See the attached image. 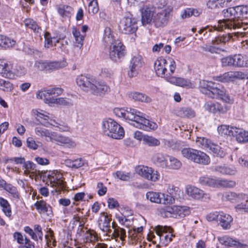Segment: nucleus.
I'll return each mask as SVG.
<instances>
[{"instance_id":"1","label":"nucleus","mask_w":248,"mask_h":248,"mask_svg":"<svg viewBox=\"0 0 248 248\" xmlns=\"http://www.w3.org/2000/svg\"><path fill=\"white\" fill-rule=\"evenodd\" d=\"M225 19L218 21L220 30L232 29L240 26L242 18L248 17V7L240 5L230 7L223 11Z\"/></svg>"},{"instance_id":"2","label":"nucleus","mask_w":248,"mask_h":248,"mask_svg":"<svg viewBox=\"0 0 248 248\" xmlns=\"http://www.w3.org/2000/svg\"><path fill=\"white\" fill-rule=\"evenodd\" d=\"M200 88L201 92L212 98H220L223 101L230 104L233 102V98L226 93L225 88L219 84L202 80L200 81Z\"/></svg>"},{"instance_id":"3","label":"nucleus","mask_w":248,"mask_h":248,"mask_svg":"<svg viewBox=\"0 0 248 248\" xmlns=\"http://www.w3.org/2000/svg\"><path fill=\"white\" fill-rule=\"evenodd\" d=\"M155 70L156 75L164 78L166 81L172 75L176 69V63L171 58L167 59L163 57L158 58L155 62Z\"/></svg>"},{"instance_id":"4","label":"nucleus","mask_w":248,"mask_h":248,"mask_svg":"<svg viewBox=\"0 0 248 248\" xmlns=\"http://www.w3.org/2000/svg\"><path fill=\"white\" fill-rule=\"evenodd\" d=\"M160 2L161 5L157 7L153 19V23L157 28L163 27L167 24L173 10L171 6L167 5L166 0H160Z\"/></svg>"},{"instance_id":"5","label":"nucleus","mask_w":248,"mask_h":248,"mask_svg":"<svg viewBox=\"0 0 248 248\" xmlns=\"http://www.w3.org/2000/svg\"><path fill=\"white\" fill-rule=\"evenodd\" d=\"M102 130L104 135L114 139H121L124 135V131L123 127L111 119H108L102 122Z\"/></svg>"},{"instance_id":"6","label":"nucleus","mask_w":248,"mask_h":248,"mask_svg":"<svg viewBox=\"0 0 248 248\" xmlns=\"http://www.w3.org/2000/svg\"><path fill=\"white\" fill-rule=\"evenodd\" d=\"M223 67H233L237 68L248 67V55L235 54L221 59Z\"/></svg>"},{"instance_id":"7","label":"nucleus","mask_w":248,"mask_h":248,"mask_svg":"<svg viewBox=\"0 0 248 248\" xmlns=\"http://www.w3.org/2000/svg\"><path fill=\"white\" fill-rule=\"evenodd\" d=\"M196 142L202 148L206 150L214 156L223 157L225 155L224 150L219 145L213 142L208 139L197 137Z\"/></svg>"},{"instance_id":"8","label":"nucleus","mask_w":248,"mask_h":248,"mask_svg":"<svg viewBox=\"0 0 248 248\" xmlns=\"http://www.w3.org/2000/svg\"><path fill=\"white\" fill-rule=\"evenodd\" d=\"M138 20L131 15L124 16L119 22V29L123 33L133 34L138 30Z\"/></svg>"},{"instance_id":"9","label":"nucleus","mask_w":248,"mask_h":248,"mask_svg":"<svg viewBox=\"0 0 248 248\" xmlns=\"http://www.w3.org/2000/svg\"><path fill=\"white\" fill-rule=\"evenodd\" d=\"M63 93V89L60 87H54L44 90L38 91L36 93L37 99L43 100L44 102L52 106L51 100L55 99Z\"/></svg>"},{"instance_id":"10","label":"nucleus","mask_w":248,"mask_h":248,"mask_svg":"<svg viewBox=\"0 0 248 248\" xmlns=\"http://www.w3.org/2000/svg\"><path fill=\"white\" fill-rule=\"evenodd\" d=\"M146 198L151 202L165 205L172 204L174 202V199L171 196L153 191L147 192Z\"/></svg>"},{"instance_id":"11","label":"nucleus","mask_w":248,"mask_h":248,"mask_svg":"<svg viewBox=\"0 0 248 248\" xmlns=\"http://www.w3.org/2000/svg\"><path fill=\"white\" fill-rule=\"evenodd\" d=\"M108 52L110 58L116 62L125 56V46L120 40L117 39L110 44Z\"/></svg>"},{"instance_id":"12","label":"nucleus","mask_w":248,"mask_h":248,"mask_svg":"<svg viewBox=\"0 0 248 248\" xmlns=\"http://www.w3.org/2000/svg\"><path fill=\"white\" fill-rule=\"evenodd\" d=\"M156 236L154 237L158 239L160 243L167 245L172 240L173 235L172 234V229L169 227L158 226L155 227Z\"/></svg>"},{"instance_id":"13","label":"nucleus","mask_w":248,"mask_h":248,"mask_svg":"<svg viewBox=\"0 0 248 248\" xmlns=\"http://www.w3.org/2000/svg\"><path fill=\"white\" fill-rule=\"evenodd\" d=\"M135 170L139 175L148 180L155 182L160 178L159 173L151 167L140 165L136 168Z\"/></svg>"},{"instance_id":"14","label":"nucleus","mask_w":248,"mask_h":248,"mask_svg":"<svg viewBox=\"0 0 248 248\" xmlns=\"http://www.w3.org/2000/svg\"><path fill=\"white\" fill-rule=\"evenodd\" d=\"M48 185L54 187L56 192L63 190L65 187V182L62 179V174L58 171H52L48 175Z\"/></svg>"},{"instance_id":"15","label":"nucleus","mask_w":248,"mask_h":248,"mask_svg":"<svg viewBox=\"0 0 248 248\" xmlns=\"http://www.w3.org/2000/svg\"><path fill=\"white\" fill-rule=\"evenodd\" d=\"M49 141L68 148H75L77 146L76 142L73 140L55 132H52Z\"/></svg>"},{"instance_id":"16","label":"nucleus","mask_w":248,"mask_h":248,"mask_svg":"<svg viewBox=\"0 0 248 248\" xmlns=\"http://www.w3.org/2000/svg\"><path fill=\"white\" fill-rule=\"evenodd\" d=\"M186 192L189 197L195 200L206 201L210 199L209 194L194 186H187Z\"/></svg>"},{"instance_id":"17","label":"nucleus","mask_w":248,"mask_h":248,"mask_svg":"<svg viewBox=\"0 0 248 248\" xmlns=\"http://www.w3.org/2000/svg\"><path fill=\"white\" fill-rule=\"evenodd\" d=\"M246 75L241 71H230L216 77V80L221 82L233 81L236 79H245Z\"/></svg>"},{"instance_id":"18","label":"nucleus","mask_w":248,"mask_h":248,"mask_svg":"<svg viewBox=\"0 0 248 248\" xmlns=\"http://www.w3.org/2000/svg\"><path fill=\"white\" fill-rule=\"evenodd\" d=\"M143 64L142 57L140 55L134 56L131 59L129 66L128 75L130 77H134L137 75L139 71Z\"/></svg>"},{"instance_id":"19","label":"nucleus","mask_w":248,"mask_h":248,"mask_svg":"<svg viewBox=\"0 0 248 248\" xmlns=\"http://www.w3.org/2000/svg\"><path fill=\"white\" fill-rule=\"evenodd\" d=\"M157 7L152 5H146L141 10V22L143 25L150 24L153 21Z\"/></svg>"},{"instance_id":"20","label":"nucleus","mask_w":248,"mask_h":248,"mask_svg":"<svg viewBox=\"0 0 248 248\" xmlns=\"http://www.w3.org/2000/svg\"><path fill=\"white\" fill-rule=\"evenodd\" d=\"M77 85L83 90L85 91H90L94 90V86L92 85L93 82L96 83L93 80V78L88 77L83 75L78 76L76 79Z\"/></svg>"},{"instance_id":"21","label":"nucleus","mask_w":248,"mask_h":248,"mask_svg":"<svg viewBox=\"0 0 248 248\" xmlns=\"http://www.w3.org/2000/svg\"><path fill=\"white\" fill-rule=\"evenodd\" d=\"M13 64L10 62L0 59V75L4 78L10 79L13 76Z\"/></svg>"},{"instance_id":"22","label":"nucleus","mask_w":248,"mask_h":248,"mask_svg":"<svg viewBox=\"0 0 248 248\" xmlns=\"http://www.w3.org/2000/svg\"><path fill=\"white\" fill-rule=\"evenodd\" d=\"M133 125L137 128L142 129L146 131L155 130L157 128V125L156 123L146 119L143 116V114L138 123H133Z\"/></svg>"},{"instance_id":"23","label":"nucleus","mask_w":248,"mask_h":248,"mask_svg":"<svg viewBox=\"0 0 248 248\" xmlns=\"http://www.w3.org/2000/svg\"><path fill=\"white\" fill-rule=\"evenodd\" d=\"M167 81L171 84L183 88H194L196 87V84L194 83L182 78H176L171 76Z\"/></svg>"},{"instance_id":"24","label":"nucleus","mask_w":248,"mask_h":248,"mask_svg":"<svg viewBox=\"0 0 248 248\" xmlns=\"http://www.w3.org/2000/svg\"><path fill=\"white\" fill-rule=\"evenodd\" d=\"M93 80L96 82H93L92 85L94 90H91V93L94 94H102L109 91V87L104 81L93 78Z\"/></svg>"},{"instance_id":"25","label":"nucleus","mask_w":248,"mask_h":248,"mask_svg":"<svg viewBox=\"0 0 248 248\" xmlns=\"http://www.w3.org/2000/svg\"><path fill=\"white\" fill-rule=\"evenodd\" d=\"M111 220V217H109L105 212L101 213L98 221L99 228L104 232L110 233L111 231L110 229Z\"/></svg>"},{"instance_id":"26","label":"nucleus","mask_w":248,"mask_h":248,"mask_svg":"<svg viewBox=\"0 0 248 248\" xmlns=\"http://www.w3.org/2000/svg\"><path fill=\"white\" fill-rule=\"evenodd\" d=\"M172 113L181 118H192L196 115L195 111L188 107L177 108L172 110Z\"/></svg>"},{"instance_id":"27","label":"nucleus","mask_w":248,"mask_h":248,"mask_svg":"<svg viewBox=\"0 0 248 248\" xmlns=\"http://www.w3.org/2000/svg\"><path fill=\"white\" fill-rule=\"evenodd\" d=\"M233 217L230 214L220 212V215L219 216L218 224L223 230H228L231 229L233 223Z\"/></svg>"},{"instance_id":"28","label":"nucleus","mask_w":248,"mask_h":248,"mask_svg":"<svg viewBox=\"0 0 248 248\" xmlns=\"http://www.w3.org/2000/svg\"><path fill=\"white\" fill-rule=\"evenodd\" d=\"M214 170L225 175H234L237 172L236 167L232 165L217 166L215 167Z\"/></svg>"},{"instance_id":"29","label":"nucleus","mask_w":248,"mask_h":248,"mask_svg":"<svg viewBox=\"0 0 248 248\" xmlns=\"http://www.w3.org/2000/svg\"><path fill=\"white\" fill-rule=\"evenodd\" d=\"M217 241L219 244L225 247H235L239 244V241L232 237L228 235H224L217 237Z\"/></svg>"},{"instance_id":"30","label":"nucleus","mask_w":248,"mask_h":248,"mask_svg":"<svg viewBox=\"0 0 248 248\" xmlns=\"http://www.w3.org/2000/svg\"><path fill=\"white\" fill-rule=\"evenodd\" d=\"M244 33L241 31H237L233 33L232 34L228 33L223 34L222 36H218L215 39L212 40V43L213 44H219L220 43H225L228 42L233 37V35L236 37L239 36H244Z\"/></svg>"},{"instance_id":"31","label":"nucleus","mask_w":248,"mask_h":248,"mask_svg":"<svg viewBox=\"0 0 248 248\" xmlns=\"http://www.w3.org/2000/svg\"><path fill=\"white\" fill-rule=\"evenodd\" d=\"M167 211L169 213L172 212L176 214V216L180 217H184L191 213L190 208L189 207L180 206H174L171 208H169Z\"/></svg>"},{"instance_id":"32","label":"nucleus","mask_w":248,"mask_h":248,"mask_svg":"<svg viewBox=\"0 0 248 248\" xmlns=\"http://www.w3.org/2000/svg\"><path fill=\"white\" fill-rule=\"evenodd\" d=\"M247 198V195L242 193L236 194L232 192H227L224 193L222 195V200L224 201H236L239 202L242 200H245Z\"/></svg>"},{"instance_id":"33","label":"nucleus","mask_w":248,"mask_h":248,"mask_svg":"<svg viewBox=\"0 0 248 248\" xmlns=\"http://www.w3.org/2000/svg\"><path fill=\"white\" fill-rule=\"evenodd\" d=\"M24 169V174L33 177L37 173L36 166L33 162L31 161H27L22 166Z\"/></svg>"},{"instance_id":"34","label":"nucleus","mask_w":248,"mask_h":248,"mask_svg":"<svg viewBox=\"0 0 248 248\" xmlns=\"http://www.w3.org/2000/svg\"><path fill=\"white\" fill-rule=\"evenodd\" d=\"M125 119L133 122V123H138L143 113L138 110L131 108H126Z\"/></svg>"},{"instance_id":"35","label":"nucleus","mask_w":248,"mask_h":248,"mask_svg":"<svg viewBox=\"0 0 248 248\" xmlns=\"http://www.w3.org/2000/svg\"><path fill=\"white\" fill-rule=\"evenodd\" d=\"M37 116L40 123L46 127H49L50 125L58 127L57 123L55 121L51 119L49 115L43 114L41 112H38Z\"/></svg>"},{"instance_id":"36","label":"nucleus","mask_w":248,"mask_h":248,"mask_svg":"<svg viewBox=\"0 0 248 248\" xmlns=\"http://www.w3.org/2000/svg\"><path fill=\"white\" fill-rule=\"evenodd\" d=\"M194 162L204 165H208L210 162L209 156L205 153L200 151L197 150Z\"/></svg>"},{"instance_id":"37","label":"nucleus","mask_w":248,"mask_h":248,"mask_svg":"<svg viewBox=\"0 0 248 248\" xmlns=\"http://www.w3.org/2000/svg\"><path fill=\"white\" fill-rule=\"evenodd\" d=\"M168 156V155L161 153H155L153 155L152 160L154 163L165 168Z\"/></svg>"},{"instance_id":"38","label":"nucleus","mask_w":248,"mask_h":248,"mask_svg":"<svg viewBox=\"0 0 248 248\" xmlns=\"http://www.w3.org/2000/svg\"><path fill=\"white\" fill-rule=\"evenodd\" d=\"M217 179L215 177H211L206 175L200 177L199 182L202 186L217 188Z\"/></svg>"},{"instance_id":"39","label":"nucleus","mask_w":248,"mask_h":248,"mask_svg":"<svg viewBox=\"0 0 248 248\" xmlns=\"http://www.w3.org/2000/svg\"><path fill=\"white\" fill-rule=\"evenodd\" d=\"M181 166L182 163L179 160L172 156L168 155L166 162V166L165 167V168L171 170H178Z\"/></svg>"},{"instance_id":"40","label":"nucleus","mask_w":248,"mask_h":248,"mask_svg":"<svg viewBox=\"0 0 248 248\" xmlns=\"http://www.w3.org/2000/svg\"><path fill=\"white\" fill-rule=\"evenodd\" d=\"M233 137L240 143L248 142V131H245L243 129L236 127Z\"/></svg>"},{"instance_id":"41","label":"nucleus","mask_w":248,"mask_h":248,"mask_svg":"<svg viewBox=\"0 0 248 248\" xmlns=\"http://www.w3.org/2000/svg\"><path fill=\"white\" fill-rule=\"evenodd\" d=\"M129 96L135 101L150 103L152 100L151 98L146 94L139 92H131L129 93Z\"/></svg>"},{"instance_id":"42","label":"nucleus","mask_w":248,"mask_h":248,"mask_svg":"<svg viewBox=\"0 0 248 248\" xmlns=\"http://www.w3.org/2000/svg\"><path fill=\"white\" fill-rule=\"evenodd\" d=\"M236 127L230 126L228 125H221L217 127L218 133L222 136H233Z\"/></svg>"},{"instance_id":"43","label":"nucleus","mask_w":248,"mask_h":248,"mask_svg":"<svg viewBox=\"0 0 248 248\" xmlns=\"http://www.w3.org/2000/svg\"><path fill=\"white\" fill-rule=\"evenodd\" d=\"M112 227L114 229L112 233V237L114 238L119 237L122 240H124L126 237L125 230L117 226L114 222L112 223Z\"/></svg>"},{"instance_id":"44","label":"nucleus","mask_w":248,"mask_h":248,"mask_svg":"<svg viewBox=\"0 0 248 248\" xmlns=\"http://www.w3.org/2000/svg\"><path fill=\"white\" fill-rule=\"evenodd\" d=\"M72 32L75 38L76 46L81 48L83 44L84 35H81L80 31L75 27L72 28Z\"/></svg>"},{"instance_id":"45","label":"nucleus","mask_w":248,"mask_h":248,"mask_svg":"<svg viewBox=\"0 0 248 248\" xmlns=\"http://www.w3.org/2000/svg\"><path fill=\"white\" fill-rule=\"evenodd\" d=\"M66 62H47L46 65V70H55L59 68L64 67L66 66Z\"/></svg>"},{"instance_id":"46","label":"nucleus","mask_w":248,"mask_h":248,"mask_svg":"<svg viewBox=\"0 0 248 248\" xmlns=\"http://www.w3.org/2000/svg\"><path fill=\"white\" fill-rule=\"evenodd\" d=\"M16 41L0 34V46L4 48L12 47L15 46Z\"/></svg>"},{"instance_id":"47","label":"nucleus","mask_w":248,"mask_h":248,"mask_svg":"<svg viewBox=\"0 0 248 248\" xmlns=\"http://www.w3.org/2000/svg\"><path fill=\"white\" fill-rule=\"evenodd\" d=\"M103 40L106 43L110 44L116 40L114 38L113 31L109 27H106L104 29Z\"/></svg>"},{"instance_id":"48","label":"nucleus","mask_w":248,"mask_h":248,"mask_svg":"<svg viewBox=\"0 0 248 248\" xmlns=\"http://www.w3.org/2000/svg\"><path fill=\"white\" fill-rule=\"evenodd\" d=\"M197 150L191 148H185L181 150V153L183 157L194 162Z\"/></svg>"},{"instance_id":"49","label":"nucleus","mask_w":248,"mask_h":248,"mask_svg":"<svg viewBox=\"0 0 248 248\" xmlns=\"http://www.w3.org/2000/svg\"><path fill=\"white\" fill-rule=\"evenodd\" d=\"M112 176L115 179H118L124 181H129L133 176L131 173L121 170H118L113 172Z\"/></svg>"},{"instance_id":"50","label":"nucleus","mask_w":248,"mask_h":248,"mask_svg":"<svg viewBox=\"0 0 248 248\" xmlns=\"http://www.w3.org/2000/svg\"><path fill=\"white\" fill-rule=\"evenodd\" d=\"M0 206L2 208V210L4 214L8 217L12 215V210L11 206L7 200L3 198L0 197Z\"/></svg>"},{"instance_id":"51","label":"nucleus","mask_w":248,"mask_h":248,"mask_svg":"<svg viewBox=\"0 0 248 248\" xmlns=\"http://www.w3.org/2000/svg\"><path fill=\"white\" fill-rule=\"evenodd\" d=\"M217 187H226L231 188L233 187L236 185V183L233 180H227L222 178L217 179Z\"/></svg>"},{"instance_id":"52","label":"nucleus","mask_w":248,"mask_h":248,"mask_svg":"<svg viewBox=\"0 0 248 248\" xmlns=\"http://www.w3.org/2000/svg\"><path fill=\"white\" fill-rule=\"evenodd\" d=\"M53 132H50L48 130L40 126L36 127L35 128L36 135L39 137H45L47 141H49Z\"/></svg>"},{"instance_id":"53","label":"nucleus","mask_w":248,"mask_h":248,"mask_svg":"<svg viewBox=\"0 0 248 248\" xmlns=\"http://www.w3.org/2000/svg\"><path fill=\"white\" fill-rule=\"evenodd\" d=\"M4 190L8 192L10 196L14 199L18 200L20 198V194L17 188L13 185L7 184L6 185Z\"/></svg>"},{"instance_id":"54","label":"nucleus","mask_w":248,"mask_h":248,"mask_svg":"<svg viewBox=\"0 0 248 248\" xmlns=\"http://www.w3.org/2000/svg\"><path fill=\"white\" fill-rule=\"evenodd\" d=\"M143 143L149 146L153 147L159 145L160 142L158 139L152 136L144 135L143 139Z\"/></svg>"},{"instance_id":"55","label":"nucleus","mask_w":248,"mask_h":248,"mask_svg":"<svg viewBox=\"0 0 248 248\" xmlns=\"http://www.w3.org/2000/svg\"><path fill=\"white\" fill-rule=\"evenodd\" d=\"M52 106L55 105L59 106H70L72 105L71 100L66 97H57L55 99L51 100Z\"/></svg>"},{"instance_id":"56","label":"nucleus","mask_w":248,"mask_h":248,"mask_svg":"<svg viewBox=\"0 0 248 248\" xmlns=\"http://www.w3.org/2000/svg\"><path fill=\"white\" fill-rule=\"evenodd\" d=\"M24 23L26 28L32 30L35 32H38L41 30L36 21L31 18L25 19Z\"/></svg>"},{"instance_id":"57","label":"nucleus","mask_w":248,"mask_h":248,"mask_svg":"<svg viewBox=\"0 0 248 248\" xmlns=\"http://www.w3.org/2000/svg\"><path fill=\"white\" fill-rule=\"evenodd\" d=\"M34 206L40 213L47 212L48 209L51 208L49 204H46V202L43 200L37 201L34 203Z\"/></svg>"},{"instance_id":"58","label":"nucleus","mask_w":248,"mask_h":248,"mask_svg":"<svg viewBox=\"0 0 248 248\" xmlns=\"http://www.w3.org/2000/svg\"><path fill=\"white\" fill-rule=\"evenodd\" d=\"M12 73L13 76L10 79H14L16 77L24 76L26 74V69L21 66H16L15 68L14 66L12 68Z\"/></svg>"},{"instance_id":"59","label":"nucleus","mask_w":248,"mask_h":248,"mask_svg":"<svg viewBox=\"0 0 248 248\" xmlns=\"http://www.w3.org/2000/svg\"><path fill=\"white\" fill-rule=\"evenodd\" d=\"M14 89V85L9 80L0 78V90L4 92H10Z\"/></svg>"},{"instance_id":"60","label":"nucleus","mask_w":248,"mask_h":248,"mask_svg":"<svg viewBox=\"0 0 248 248\" xmlns=\"http://www.w3.org/2000/svg\"><path fill=\"white\" fill-rule=\"evenodd\" d=\"M99 11V6L97 0H91L88 4V11L89 13L95 15Z\"/></svg>"},{"instance_id":"61","label":"nucleus","mask_w":248,"mask_h":248,"mask_svg":"<svg viewBox=\"0 0 248 248\" xmlns=\"http://www.w3.org/2000/svg\"><path fill=\"white\" fill-rule=\"evenodd\" d=\"M44 37L45 39V46L46 48H49L52 46L54 40H56V42L58 43L59 42V40L56 38H52L49 32H46L44 34Z\"/></svg>"},{"instance_id":"62","label":"nucleus","mask_w":248,"mask_h":248,"mask_svg":"<svg viewBox=\"0 0 248 248\" xmlns=\"http://www.w3.org/2000/svg\"><path fill=\"white\" fill-rule=\"evenodd\" d=\"M58 12L62 16H69L70 15L72 8L68 6L63 5L58 9Z\"/></svg>"},{"instance_id":"63","label":"nucleus","mask_w":248,"mask_h":248,"mask_svg":"<svg viewBox=\"0 0 248 248\" xmlns=\"http://www.w3.org/2000/svg\"><path fill=\"white\" fill-rule=\"evenodd\" d=\"M85 238L87 242H93L97 240V236L95 231L90 230L86 232Z\"/></svg>"},{"instance_id":"64","label":"nucleus","mask_w":248,"mask_h":248,"mask_svg":"<svg viewBox=\"0 0 248 248\" xmlns=\"http://www.w3.org/2000/svg\"><path fill=\"white\" fill-rule=\"evenodd\" d=\"M200 48L203 51L209 52L212 54L218 53V48L213 46L206 44L201 46Z\"/></svg>"}]
</instances>
